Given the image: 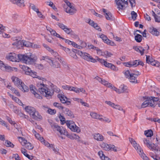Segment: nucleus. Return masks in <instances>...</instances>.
<instances>
[{
  "instance_id": "obj_61",
  "label": "nucleus",
  "mask_w": 160,
  "mask_h": 160,
  "mask_svg": "<svg viewBox=\"0 0 160 160\" xmlns=\"http://www.w3.org/2000/svg\"><path fill=\"white\" fill-rule=\"evenodd\" d=\"M105 103L108 105L111 106L112 108L113 107H114V106H115V104L114 103L111 102L110 101H105Z\"/></svg>"
},
{
  "instance_id": "obj_30",
  "label": "nucleus",
  "mask_w": 160,
  "mask_h": 160,
  "mask_svg": "<svg viewBox=\"0 0 160 160\" xmlns=\"http://www.w3.org/2000/svg\"><path fill=\"white\" fill-rule=\"evenodd\" d=\"M21 152L25 156L29 159L30 160H32L33 158V156H30L27 153V150L23 148H22L21 149Z\"/></svg>"
},
{
  "instance_id": "obj_26",
  "label": "nucleus",
  "mask_w": 160,
  "mask_h": 160,
  "mask_svg": "<svg viewBox=\"0 0 160 160\" xmlns=\"http://www.w3.org/2000/svg\"><path fill=\"white\" fill-rule=\"evenodd\" d=\"M63 109H64L63 110V112L65 114L67 115L71 118H74V115L72 112L68 108H64Z\"/></svg>"
},
{
  "instance_id": "obj_54",
  "label": "nucleus",
  "mask_w": 160,
  "mask_h": 160,
  "mask_svg": "<svg viewBox=\"0 0 160 160\" xmlns=\"http://www.w3.org/2000/svg\"><path fill=\"white\" fill-rule=\"evenodd\" d=\"M57 24L59 27L60 28L63 30H64L65 28L67 27V26L64 25L63 24L60 23V22H58Z\"/></svg>"
},
{
  "instance_id": "obj_2",
  "label": "nucleus",
  "mask_w": 160,
  "mask_h": 160,
  "mask_svg": "<svg viewBox=\"0 0 160 160\" xmlns=\"http://www.w3.org/2000/svg\"><path fill=\"white\" fill-rule=\"evenodd\" d=\"M11 79L14 85L18 87L21 90L24 92H27L28 91V87L26 86L18 78L13 76L12 77Z\"/></svg>"
},
{
  "instance_id": "obj_35",
  "label": "nucleus",
  "mask_w": 160,
  "mask_h": 160,
  "mask_svg": "<svg viewBox=\"0 0 160 160\" xmlns=\"http://www.w3.org/2000/svg\"><path fill=\"white\" fill-rule=\"evenodd\" d=\"M4 144V145L7 147H10L12 148H13L14 146V145L12 143L9 141L8 140L5 141Z\"/></svg>"
},
{
  "instance_id": "obj_25",
  "label": "nucleus",
  "mask_w": 160,
  "mask_h": 160,
  "mask_svg": "<svg viewBox=\"0 0 160 160\" xmlns=\"http://www.w3.org/2000/svg\"><path fill=\"white\" fill-rule=\"evenodd\" d=\"M136 61H131L129 62H124L123 64L125 65V66L131 67L133 66H134L135 67V65H136Z\"/></svg>"
},
{
  "instance_id": "obj_37",
  "label": "nucleus",
  "mask_w": 160,
  "mask_h": 160,
  "mask_svg": "<svg viewBox=\"0 0 160 160\" xmlns=\"http://www.w3.org/2000/svg\"><path fill=\"white\" fill-rule=\"evenodd\" d=\"M144 134L147 137H151L153 135V131L151 129L145 131Z\"/></svg>"
},
{
  "instance_id": "obj_7",
  "label": "nucleus",
  "mask_w": 160,
  "mask_h": 160,
  "mask_svg": "<svg viewBox=\"0 0 160 160\" xmlns=\"http://www.w3.org/2000/svg\"><path fill=\"white\" fill-rule=\"evenodd\" d=\"M124 74L126 78H128L131 82L134 83H138L137 75L135 76L133 74L131 73L129 70H127L125 71Z\"/></svg>"
},
{
  "instance_id": "obj_17",
  "label": "nucleus",
  "mask_w": 160,
  "mask_h": 160,
  "mask_svg": "<svg viewBox=\"0 0 160 160\" xmlns=\"http://www.w3.org/2000/svg\"><path fill=\"white\" fill-rule=\"evenodd\" d=\"M88 48L89 49H93L97 50L98 54L100 55H104L103 52H102L100 49L97 47L94 46L92 44H88Z\"/></svg>"
},
{
  "instance_id": "obj_4",
  "label": "nucleus",
  "mask_w": 160,
  "mask_h": 160,
  "mask_svg": "<svg viewBox=\"0 0 160 160\" xmlns=\"http://www.w3.org/2000/svg\"><path fill=\"white\" fill-rule=\"evenodd\" d=\"M78 55H80L82 58L88 61H91L93 62H97L96 59L93 58L88 53L83 52L81 51L78 52Z\"/></svg>"
},
{
  "instance_id": "obj_46",
  "label": "nucleus",
  "mask_w": 160,
  "mask_h": 160,
  "mask_svg": "<svg viewBox=\"0 0 160 160\" xmlns=\"http://www.w3.org/2000/svg\"><path fill=\"white\" fill-rule=\"evenodd\" d=\"M131 15L132 16V18L134 21L136 20L137 19V13L134 11L131 12Z\"/></svg>"
},
{
  "instance_id": "obj_39",
  "label": "nucleus",
  "mask_w": 160,
  "mask_h": 160,
  "mask_svg": "<svg viewBox=\"0 0 160 160\" xmlns=\"http://www.w3.org/2000/svg\"><path fill=\"white\" fill-rule=\"evenodd\" d=\"M30 90L32 93L33 94H34V93H35L36 92H38V88H36L32 85H31L30 86Z\"/></svg>"
},
{
  "instance_id": "obj_21",
  "label": "nucleus",
  "mask_w": 160,
  "mask_h": 160,
  "mask_svg": "<svg viewBox=\"0 0 160 160\" xmlns=\"http://www.w3.org/2000/svg\"><path fill=\"white\" fill-rule=\"evenodd\" d=\"M149 32L153 35L155 36H158L160 34V32L157 29L154 27L150 28H149Z\"/></svg>"
},
{
  "instance_id": "obj_64",
  "label": "nucleus",
  "mask_w": 160,
  "mask_h": 160,
  "mask_svg": "<svg viewBox=\"0 0 160 160\" xmlns=\"http://www.w3.org/2000/svg\"><path fill=\"white\" fill-rule=\"evenodd\" d=\"M12 18L15 20H19L21 17L17 14H14L12 15Z\"/></svg>"
},
{
  "instance_id": "obj_43",
  "label": "nucleus",
  "mask_w": 160,
  "mask_h": 160,
  "mask_svg": "<svg viewBox=\"0 0 160 160\" xmlns=\"http://www.w3.org/2000/svg\"><path fill=\"white\" fill-rule=\"evenodd\" d=\"M10 158L12 159L14 158L15 160H20L21 158L18 154H13Z\"/></svg>"
},
{
  "instance_id": "obj_27",
  "label": "nucleus",
  "mask_w": 160,
  "mask_h": 160,
  "mask_svg": "<svg viewBox=\"0 0 160 160\" xmlns=\"http://www.w3.org/2000/svg\"><path fill=\"white\" fill-rule=\"evenodd\" d=\"M78 51H81L77 49H74L72 51H71L69 52V54L71 56L73 57L74 58L77 59L78 58V57L76 55V53L78 54Z\"/></svg>"
},
{
  "instance_id": "obj_36",
  "label": "nucleus",
  "mask_w": 160,
  "mask_h": 160,
  "mask_svg": "<svg viewBox=\"0 0 160 160\" xmlns=\"http://www.w3.org/2000/svg\"><path fill=\"white\" fill-rule=\"evenodd\" d=\"M34 115V116L36 117L37 118L36 119H34L35 120L37 121H39L42 119V116L40 115L39 112L37 111H35V112Z\"/></svg>"
},
{
  "instance_id": "obj_9",
  "label": "nucleus",
  "mask_w": 160,
  "mask_h": 160,
  "mask_svg": "<svg viewBox=\"0 0 160 160\" xmlns=\"http://www.w3.org/2000/svg\"><path fill=\"white\" fill-rule=\"evenodd\" d=\"M51 127L54 131H57L59 132L61 135H64L66 131L65 129L62 127H60L56 123L52 125Z\"/></svg>"
},
{
  "instance_id": "obj_23",
  "label": "nucleus",
  "mask_w": 160,
  "mask_h": 160,
  "mask_svg": "<svg viewBox=\"0 0 160 160\" xmlns=\"http://www.w3.org/2000/svg\"><path fill=\"white\" fill-rule=\"evenodd\" d=\"M57 97L59 98L61 102L63 103H65L67 100L68 99L63 94H58L57 95Z\"/></svg>"
},
{
  "instance_id": "obj_11",
  "label": "nucleus",
  "mask_w": 160,
  "mask_h": 160,
  "mask_svg": "<svg viewBox=\"0 0 160 160\" xmlns=\"http://www.w3.org/2000/svg\"><path fill=\"white\" fill-rule=\"evenodd\" d=\"M99 37L102 38L103 41L105 43L108 45L114 46L115 44L114 42L109 39L105 35L103 34H102L101 35H100Z\"/></svg>"
},
{
  "instance_id": "obj_53",
  "label": "nucleus",
  "mask_w": 160,
  "mask_h": 160,
  "mask_svg": "<svg viewBox=\"0 0 160 160\" xmlns=\"http://www.w3.org/2000/svg\"><path fill=\"white\" fill-rule=\"evenodd\" d=\"M25 147L26 148L29 150H32L33 148V147L32 146L31 143L29 142H28L26 144Z\"/></svg>"
},
{
  "instance_id": "obj_63",
  "label": "nucleus",
  "mask_w": 160,
  "mask_h": 160,
  "mask_svg": "<svg viewBox=\"0 0 160 160\" xmlns=\"http://www.w3.org/2000/svg\"><path fill=\"white\" fill-rule=\"evenodd\" d=\"M6 118L10 123L13 125H15V122L14 121H12V119L10 118L8 116H6Z\"/></svg>"
},
{
  "instance_id": "obj_57",
  "label": "nucleus",
  "mask_w": 160,
  "mask_h": 160,
  "mask_svg": "<svg viewBox=\"0 0 160 160\" xmlns=\"http://www.w3.org/2000/svg\"><path fill=\"white\" fill-rule=\"evenodd\" d=\"M64 135L66 136L68 138H70L71 139H74V134L71 136L70 135L69 133L68 132L66 131L65 133L64 134Z\"/></svg>"
},
{
  "instance_id": "obj_50",
  "label": "nucleus",
  "mask_w": 160,
  "mask_h": 160,
  "mask_svg": "<svg viewBox=\"0 0 160 160\" xmlns=\"http://www.w3.org/2000/svg\"><path fill=\"white\" fill-rule=\"evenodd\" d=\"M104 55L105 56V57L106 58L111 57L113 54L111 53V52H108V51H105L103 52Z\"/></svg>"
},
{
  "instance_id": "obj_18",
  "label": "nucleus",
  "mask_w": 160,
  "mask_h": 160,
  "mask_svg": "<svg viewBox=\"0 0 160 160\" xmlns=\"http://www.w3.org/2000/svg\"><path fill=\"white\" fill-rule=\"evenodd\" d=\"M13 4L20 7H23L25 6L24 0H10Z\"/></svg>"
},
{
  "instance_id": "obj_44",
  "label": "nucleus",
  "mask_w": 160,
  "mask_h": 160,
  "mask_svg": "<svg viewBox=\"0 0 160 160\" xmlns=\"http://www.w3.org/2000/svg\"><path fill=\"white\" fill-rule=\"evenodd\" d=\"M153 60H154V59L150 56H146V61L147 63L150 64L152 62V61H153Z\"/></svg>"
},
{
  "instance_id": "obj_62",
  "label": "nucleus",
  "mask_w": 160,
  "mask_h": 160,
  "mask_svg": "<svg viewBox=\"0 0 160 160\" xmlns=\"http://www.w3.org/2000/svg\"><path fill=\"white\" fill-rule=\"evenodd\" d=\"M98 154L102 160L104 158V157H106L104 154L103 152L102 151H99L98 152Z\"/></svg>"
},
{
  "instance_id": "obj_34",
  "label": "nucleus",
  "mask_w": 160,
  "mask_h": 160,
  "mask_svg": "<svg viewBox=\"0 0 160 160\" xmlns=\"http://www.w3.org/2000/svg\"><path fill=\"white\" fill-rule=\"evenodd\" d=\"M120 91L119 92L120 93H128V90L127 89V88L126 86H125L123 85L122 86H121V87H120Z\"/></svg>"
},
{
  "instance_id": "obj_3",
  "label": "nucleus",
  "mask_w": 160,
  "mask_h": 160,
  "mask_svg": "<svg viewBox=\"0 0 160 160\" xmlns=\"http://www.w3.org/2000/svg\"><path fill=\"white\" fill-rule=\"evenodd\" d=\"M143 141L144 144H146L149 148L154 151L155 153H158L160 154V148L157 145H156L153 143H150L149 141L145 138L143 139Z\"/></svg>"
},
{
  "instance_id": "obj_5",
  "label": "nucleus",
  "mask_w": 160,
  "mask_h": 160,
  "mask_svg": "<svg viewBox=\"0 0 160 160\" xmlns=\"http://www.w3.org/2000/svg\"><path fill=\"white\" fill-rule=\"evenodd\" d=\"M145 98L146 99L142 104L141 108H145L147 107H155V105L151 99L150 97L145 96Z\"/></svg>"
},
{
  "instance_id": "obj_41",
  "label": "nucleus",
  "mask_w": 160,
  "mask_h": 160,
  "mask_svg": "<svg viewBox=\"0 0 160 160\" xmlns=\"http://www.w3.org/2000/svg\"><path fill=\"white\" fill-rule=\"evenodd\" d=\"M53 105L56 107H57L60 109L62 110L64 108L62 106L61 104L56 102H55L53 103Z\"/></svg>"
},
{
  "instance_id": "obj_29",
  "label": "nucleus",
  "mask_w": 160,
  "mask_h": 160,
  "mask_svg": "<svg viewBox=\"0 0 160 160\" xmlns=\"http://www.w3.org/2000/svg\"><path fill=\"white\" fill-rule=\"evenodd\" d=\"M138 153L143 160H149V158L145 154L143 153L142 149H140L139 151H138Z\"/></svg>"
},
{
  "instance_id": "obj_40",
  "label": "nucleus",
  "mask_w": 160,
  "mask_h": 160,
  "mask_svg": "<svg viewBox=\"0 0 160 160\" xmlns=\"http://www.w3.org/2000/svg\"><path fill=\"white\" fill-rule=\"evenodd\" d=\"M135 39L137 42H140L142 40V36L139 34H137L135 37Z\"/></svg>"
},
{
  "instance_id": "obj_28",
  "label": "nucleus",
  "mask_w": 160,
  "mask_h": 160,
  "mask_svg": "<svg viewBox=\"0 0 160 160\" xmlns=\"http://www.w3.org/2000/svg\"><path fill=\"white\" fill-rule=\"evenodd\" d=\"M94 138L97 141H102L104 139L102 135L98 133L94 134Z\"/></svg>"
},
{
  "instance_id": "obj_42",
  "label": "nucleus",
  "mask_w": 160,
  "mask_h": 160,
  "mask_svg": "<svg viewBox=\"0 0 160 160\" xmlns=\"http://www.w3.org/2000/svg\"><path fill=\"white\" fill-rule=\"evenodd\" d=\"M44 38L45 39L47 40V41L48 42L50 43H53L54 44H55L53 42V38H52L50 36H45Z\"/></svg>"
},
{
  "instance_id": "obj_58",
  "label": "nucleus",
  "mask_w": 160,
  "mask_h": 160,
  "mask_svg": "<svg viewBox=\"0 0 160 160\" xmlns=\"http://www.w3.org/2000/svg\"><path fill=\"white\" fill-rule=\"evenodd\" d=\"M43 58H44V59H43V60H45L48 62L49 63H50V61H52L53 59L52 58H51L47 56L43 57Z\"/></svg>"
},
{
  "instance_id": "obj_56",
  "label": "nucleus",
  "mask_w": 160,
  "mask_h": 160,
  "mask_svg": "<svg viewBox=\"0 0 160 160\" xmlns=\"http://www.w3.org/2000/svg\"><path fill=\"white\" fill-rule=\"evenodd\" d=\"M42 45L50 53H51L53 51V50L52 49L49 47L46 44L44 43L42 44Z\"/></svg>"
},
{
  "instance_id": "obj_49",
  "label": "nucleus",
  "mask_w": 160,
  "mask_h": 160,
  "mask_svg": "<svg viewBox=\"0 0 160 160\" xmlns=\"http://www.w3.org/2000/svg\"><path fill=\"white\" fill-rule=\"evenodd\" d=\"M6 65L3 63L0 60V68L3 71H5Z\"/></svg>"
},
{
  "instance_id": "obj_20",
  "label": "nucleus",
  "mask_w": 160,
  "mask_h": 160,
  "mask_svg": "<svg viewBox=\"0 0 160 160\" xmlns=\"http://www.w3.org/2000/svg\"><path fill=\"white\" fill-rule=\"evenodd\" d=\"M49 63L50 66L54 68H60V65L58 61H56L53 59L52 61H50Z\"/></svg>"
},
{
  "instance_id": "obj_31",
  "label": "nucleus",
  "mask_w": 160,
  "mask_h": 160,
  "mask_svg": "<svg viewBox=\"0 0 160 160\" xmlns=\"http://www.w3.org/2000/svg\"><path fill=\"white\" fill-rule=\"evenodd\" d=\"M90 115L92 118H94L99 119V120L102 119V118L101 117L102 116L98 114L96 112H91L90 113Z\"/></svg>"
},
{
  "instance_id": "obj_55",
  "label": "nucleus",
  "mask_w": 160,
  "mask_h": 160,
  "mask_svg": "<svg viewBox=\"0 0 160 160\" xmlns=\"http://www.w3.org/2000/svg\"><path fill=\"white\" fill-rule=\"evenodd\" d=\"M49 147L52 149L53 151L55 152L56 153L58 152V149L57 148H56L53 144H51V145H49Z\"/></svg>"
},
{
  "instance_id": "obj_13",
  "label": "nucleus",
  "mask_w": 160,
  "mask_h": 160,
  "mask_svg": "<svg viewBox=\"0 0 160 160\" xmlns=\"http://www.w3.org/2000/svg\"><path fill=\"white\" fill-rule=\"evenodd\" d=\"M38 88V92H39L41 94L44 95L46 91V85L44 84L43 83H40V84L38 83L37 85Z\"/></svg>"
},
{
  "instance_id": "obj_1",
  "label": "nucleus",
  "mask_w": 160,
  "mask_h": 160,
  "mask_svg": "<svg viewBox=\"0 0 160 160\" xmlns=\"http://www.w3.org/2000/svg\"><path fill=\"white\" fill-rule=\"evenodd\" d=\"M7 59L12 62L21 61L27 64H30L34 63L36 61L37 58L35 55L30 54H19L16 55L14 53H10L6 56Z\"/></svg>"
},
{
  "instance_id": "obj_45",
  "label": "nucleus",
  "mask_w": 160,
  "mask_h": 160,
  "mask_svg": "<svg viewBox=\"0 0 160 160\" xmlns=\"http://www.w3.org/2000/svg\"><path fill=\"white\" fill-rule=\"evenodd\" d=\"M150 64L152 66H156L157 67H158L160 66V63L158 62L155 61L154 59V60H153V61H152V62L150 63Z\"/></svg>"
},
{
  "instance_id": "obj_16",
  "label": "nucleus",
  "mask_w": 160,
  "mask_h": 160,
  "mask_svg": "<svg viewBox=\"0 0 160 160\" xmlns=\"http://www.w3.org/2000/svg\"><path fill=\"white\" fill-rule=\"evenodd\" d=\"M129 140L130 142L133 145V146L137 150V152L140 150L142 149L140 146L138 144L135 140L132 138H129Z\"/></svg>"
},
{
  "instance_id": "obj_15",
  "label": "nucleus",
  "mask_w": 160,
  "mask_h": 160,
  "mask_svg": "<svg viewBox=\"0 0 160 160\" xmlns=\"http://www.w3.org/2000/svg\"><path fill=\"white\" fill-rule=\"evenodd\" d=\"M44 94L45 96L48 99L51 98L53 94V91L47 88Z\"/></svg>"
},
{
  "instance_id": "obj_14",
  "label": "nucleus",
  "mask_w": 160,
  "mask_h": 160,
  "mask_svg": "<svg viewBox=\"0 0 160 160\" xmlns=\"http://www.w3.org/2000/svg\"><path fill=\"white\" fill-rule=\"evenodd\" d=\"M103 12L104 13V15L105 16L107 20H113L114 18L112 16V13L104 8L102 9Z\"/></svg>"
},
{
  "instance_id": "obj_32",
  "label": "nucleus",
  "mask_w": 160,
  "mask_h": 160,
  "mask_svg": "<svg viewBox=\"0 0 160 160\" xmlns=\"http://www.w3.org/2000/svg\"><path fill=\"white\" fill-rule=\"evenodd\" d=\"M110 144L103 143L101 144V147L106 151H109L110 149Z\"/></svg>"
},
{
  "instance_id": "obj_10",
  "label": "nucleus",
  "mask_w": 160,
  "mask_h": 160,
  "mask_svg": "<svg viewBox=\"0 0 160 160\" xmlns=\"http://www.w3.org/2000/svg\"><path fill=\"white\" fill-rule=\"evenodd\" d=\"M25 109L26 111L30 114V116L33 119L37 118L34 116V113L36 111L35 108L32 107L27 106L25 108Z\"/></svg>"
},
{
  "instance_id": "obj_22",
  "label": "nucleus",
  "mask_w": 160,
  "mask_h": 160,
  "mask_svg": "<svg viewBox=\"0 0 160 160\" xmlns=\"http://www.w3.org/2000/svg\"><path fill=\"white\" fill-rule=\"evenodd\" d=\"M97 80L101 82L102 84L108 87H112V84L110 83H108L107 81L104 80H103L102 78L97 77Z\"/></svg>"
},
{
  "instance_id": "obj_60",
  "label": "nucleus",
  "mask_w": 160,
  "mask_h": 160,
  "mask_svg": "<svg viewBox=\"0 0 160 160\" xmlns=\"http://www.w3.org/2000/svg\"><path fill=\"white\" fill-rule=\"evenodd\" d=\"M30 7L34 11L37 12L39 11L38 9L33 4H31L30 5Z\"/></svg>"
},
{
  "instance_id": "obj_8",
  "label": "nucleus",
  "mask_w": 160,
  "mask_h": 160,
  "mask_svg": "<svg viewBox=\"0 0 160 160\" xmlns=\"http://www.w3.org/2000/svg\"><path fill=\"white\" fill-rule=\"evenodd\" d=\"M24 71L26 74L30 75L33 78H37L41 79L40 77L37 75V73L32 70L31 68L28 67H24Z\"/></svg>"
},
{
  "instance_id": "obj_38",
  "label": "nucleus",
  "mask_w": 160,
  "mask_h": 160,
  "mask_svg": "<svg viewBox=\"0 0 160 160\" xmlns=\"http://www.w3.org/2000/svg\"><path fill=\"white\" fill-rule=\"evenodd\" d=\"M22 43L23 45L27 47H30L32 46V43L28 41L22 40Z\"/></svg>"
},
{
  "instance_id": "obj_51",
  "label": "nucleus",
  "mask_w": 160,
  "mask_h": 160,
  "mask_svg": "<svg viewBox=\"0 0 160 160\" xmlns=\"http://www.w3.org/2000/svg\"><path fill=\"white\" fill-rule=\"evenodd\" d=\"M47 111L48 113L51 115L54 114L56 112V111L55 109H52L51 108H49Z\"/></svg>"
},
{
  "instance_id": "obj_19",
  "label": "nucleus",
  "mask_w": 160,
  "mask_h": 160,
  "mask_svg": "<svg viewBox=\"0 0 160 160\" xmlns=\"http://www.w3.org/2000/svg\"><path fill=\"white\" fill-rule=\"evenodd\" d=\"M65 12L69 13L71 15H73L76 13V9L73 6H71V7H67L65 9Z\"/></svg>"
},
{
  "instance_id": "obj_12",
  "label": "nucleus",
  "mask_w": 160,
  "mask_h": 160,
  "mask_svg": "<svg viewBox=\"0 0 160 160\" xmlns=\"http://www.w3.org/2000/svg\"><path fill=\"white\" fill-rule=\"evenodd\" d=\"M128 0H115L117 5L120 9H123L124 7V5L128 3Z\"/></svg>"
},
{
  "instance_id": "obj_6",
  "label": "nucleus",
  "mask_w": 160,
  "mask_h": 160,
  "mask_svg": "<svg viewBox=\"0 0 160 160\" xmlns=\"http://www.w3.org/2000/svg\"><path fill=\"white\" fill-rule=\"evenodd\" d=\"M67 125L68 127L72 131L79 133L81 130L79 127L77 126L74 122L72 121H67Z\"/></svg>"
},
{
  "instance_id": "obj_47",
  "label": "nucleus",
  "mask_w": 160,
  "mask_h": 160,
  "mask_svg": "<svg viewBox=\"0 0 160 160\" xmlns=\"http://www.w3.org/2000/svg\"><path fill=\"white\" fill-rule=\"evenodd\" d=\"M62 88L64 89L67 90L71 91V89L74 88L73 87H71L69 85H62Z\"/></svg>"
},
{
  "instance_id": "obj_59",
  "label": "nucleus",
  "mask_w": 160,
  "mask_h": 160,
  "mask_svg": "<svg viewBox=\"0 0 160 160\" xmlns=\"http://www.w3.org/2000/svg\"><path fill=\"white\" fill-rule=\"evenodd\" d=\"M65 2L66 5L64 4L63 6V8L64 9L67 7H69L72 6L70 2L68 0H67Z\"/></svg>"
},
{
  "instance_id": "obj_48",
  "label": "nucleus",
  "mask_w": 160,
  "mask_h": 160,
  "mask_svg": "<svg viewBox=\"0 0 160 160\" xmlns=\"http://www.w3.org/2000/svg\"><path fill=\"white\" fill-rule=\"evenodd\" d=\"M59 118L61 122V123L62 122V124H63L64 123H65L66 122L65 120V118L64 116H62L61 115V114H59Z\"/></svg>"
},
{
  "instance_id": "obj_24",
  "label": "nucleus",
  "mask_w": 160,
  "mask_h": 160,
  "mask_svg": "<svg viewBox=\"0 0 160 160\" xmlns=\"http://www.w3.org/2000/svg\"><path fill=\"white\" fill-rule=\"evenodd\" d=\"M133 48L136 51L139 52L142 55L143 54L145 50L142 47H138L137 46H133Z\"/></svg>"
},
{
  "instance_id": "obj_52",
  "label": "nucleus",
  "mask_w": 160,
  "mask_h": 160,
  "mask_svg": "<svg viewBox=\"0 0 160 160\" xmlns=\"http://www.w3.org/2000/svg\"><path fill=\"white\" fill-rule=\"evenodd\" d=\"M155 22H160V12L157 14V16L155 17Z\"/></svg>"
},
{
  "instance_id": "obj_33",
  "label": "nucleus",
  "mask_w": 160,
  "mask_h": 160,
  "mask_svg": "<svg viewBox=\"0 0 160 160\" xmlns=\"http://www.w3.org/2000/svg\"><path fill=\"white\" fill-rule=\"evenodd\" d=\"M64 31L68 34H70L71 35H73L74 37L77 36L74 33V32L72 31L71 29V28H68L67 27L65 28Z\"/></svg>"
}]
</instances>
